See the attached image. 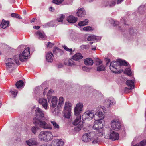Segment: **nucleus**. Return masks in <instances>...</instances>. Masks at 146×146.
<instances>
[{
  "label": "nucleus",
  "mask_w": 146,
  "mask_h": 146,
  "mask_svg": "<svg viewBox=\"0 0 146 146\" xmlns=\"http://www.w3.org/2000/svg\"><path fill=\"white\" fill-rule=\"evenodd\" d=\"M123 65L127 66V62L125 60L119 59L117 61H113L111 63L110 69L113 73H118V70L120 66Z\"/></svg>",
  "instance_id": "f257e3e1"
},
{
  "label": "nucleus",
  "mask_w": 146,
  "mask_h": 146,
  "mask_svg": "<svg viewBox=\"0 0 146 146\" xmlns=\"http://www.w3.org/2000/svg\"><path fill=\"white\" fill-rule=\"evenodd\" d=\"M104 135L105 138L110 139L113 141L118 140L119 137V134L113 131L110 128H106L105 129Z\"/></svg>",
  "instance_id": "f03ea898"
},
{
  "label": "nucleus",
  "mask_w": 146,
  "mask_h": 146,
  "mask_svg": "<svg viewBox=\"0 0 146 146\" xmlns=\"http://www.w3.org/2000/svg\"><path fill=\"white\" fill-rule=\"evenodd\" d=\"M29 48L27 47L24 50L21 55H16L13 57L15 62L17 64H19V60L21 61H23L24 59L28 58V56L30 55Z\"/></svg>",
  "instance_id": "7ed1b4c3"
},
{
  "label": "nucleus",
  "mask_w": 146,
  "mask_h": 146,
  "mask_svg": "<svg viewBox=\"0 0 146 146\" xmlns=\"http://www.w3.org/2000/svg\"><path fill=\"white\" fill-rule=\"evenodd\" d=\"M90 141L93 144L99 143L100 140L99 136L103 135V133L101 130L96 131V132L92 131L90 133Z\"/></svg>",
  "instance_id": "20e7f679"
},
{
  "label": "nucleus",
  "mask_w": 146,
  "mask_h": 146,
  "mask_svg": "<svg viewBox=\"0 0 146 146\" xmlns=\"http://www.w3.org/2000/svg\"><path fill=\"white\" fill-rule=\"evenodd\" d=\"M33 123L35 125H38L42 128L50 130L52 129V127L47 123L45 121H42L37 117H35L33 119Z\"/></svg>",
  "instance_id": "39448f33"
},
{
  "label": "nucleus",
  "mask_w": 146,
  "mask_h": 146,
  "mask_svg": "<svg viewBox=\"0 0 146 146\" xmlns=\"http://www.w3.org/2000/svg\"><path fill=\"white\" fill-rule=\"evenodd\" d=\"M50 103V109L52 112L56 114L58 112V108L57 106V98L56 96H53L50 100H48Z\"/></svg>",
  "instance_id": "423d86ee"
},
{
  "label": "nucleus",
  "mask_w": 146,
  "mask_h": 146,
  "mask_svg": "<svg viewBox=\"0 0 146 146\" xmlns=\"http://www.w3.org/2000/svg\"><path fill=\"white\" fill-rule=\"evenodd\" d=\"M103 108L99 107L97 108L96 112L94 115V120H97L102 121L104 118L105 115L103 110Z\"/></svg>",
  "instance_id": "0eeeda50"
},
{
  "label": "nucleus",
  "mask_w": 146,
  "mask_h": 146,
  "mask_svg": "<svg viewBox=\"0 0 146 146\" xmlns=\"http://www.w3.org/2000/svg\"><path fill=\"white\" fill-rule=\"evenodd\" d=\"M5 60V64L7 70L9 72L11 73L15 69L13 60L11 58H7Z\"/></svg>",
  "instance_id": "6e6552de"
},
{
  "label": "nucleus",
  "mask_w": 146,
  "mask_h": 146,
  "mask_svg": "<svg viewBox=\"0 0 146 146\" xmlns=\"http://www.w3.org/2000/svg\"><path fill=\"white\" fill-rule=\"evenodd\" d=\"M76 117V119L73 122V124L74 125H78L77 128L76 129V130L80 131L81 129V128L83 127V122L80 121L81 119V115H75Z\"/></svg>",
  "instance_id": "1a4fd4ad"
},
{
  "label": "nucleus",
  "mask_w": 146,
  "mask_h": 146,
  "mask_svg": "<svg viewBox=\"0 0 146 146\" xmlns=\"http://www.w3.org/2000/svg\"><path fill=\"white\" fill-rule=\"evenodd\" d=\"M94 111L93 110H88L85 112L82 116L83 119L91 120L93 118H94Z\"/></svg>",
  "instance_id": "9d476101"
},
{
  "label": "nucleus",
  "mask_w": 146,
  "mask_h": 146,
  "mask_svg": "<svg viewBox=\"0 0 146 146\" xmlns=\"http://www.w3.org/2000/svg\"><path fill=\"white\" fill-rule=\"evenodd\" d=\"M111 125L112 129L116 131L119 130L121 127L120 122L116 120H114L111 121Z\"/></svg>",
  "instance_id": "9b49d317"
},
{
  "label": "nucleus",
  "mask_w": 146,
  "mask_h": 146,
  "mask_svg": "<svg viewBox=\"0 0 146 146\" xmlns=\"http://www.w3.org/2000/svg\"><path fill=\"white\" fill-rule=\"evenodd\" d=\"M83 107V104L82 103L79 102L76 104L74 109L75 115H81L80 113L82 110Z\"/></svg>",
  "instance_id": "f8f14e48"
},
{
  "label": "nucleus",
  "mask_w": 146,
  "mask_h": 146,
  "mask_svg": "<svg viewBox=\"0 0 146 146\" xmlns=\"http://www.w3.org/2000/svg\"><path fill=\"white\" fill-rule=\"evenodd\" d=\"M95 120L96 121L94 122V124L93 126V128L94 129L97 130L99 129L98 131L101 130L103 132V130L101 129L103 126L102 121L99 120L98 119Z\"/></svg>",
  "instance_id": "ddd939ff"
},
{
  "label": "nucleus",
  "mask_w": 146,
  "mask_h": 146,
  "mask_svg": "<svg viewBox=\"0 0 146 146\" xmlns=\"http://www.w3.org/2000/svg\"><path fill=\"white\" fill-rule=\"evenodd\" d=\"M35 114L36 116V117H37V118L38 117L40 118L44 117V111L39 107H38L37 109L35 110Z\"/></svg>",
  "instance_id": "4468645a"
},
{
  "label": "nucleus",
  "mask_w": 146,
  "mask_h": 146,
  "mask_svg": "<svg viewBox=\"0 0 146 146\" xmlns=\"http://www.w3.org/2000/svg\"><path fill=\"white\" fill-rule=\"evenodd\" d=\"M39 103L42 105V107L46 110L47 109V107L48 106V103L47 100L46 99L41 98L39 100Z\"/></svg>",
  "instance_id": "2eb2a0df"
},
{
  "label": "nucleus",
  "mask_w": 146,
  "mask_h": 146,
  "mask_svg": "<svg viewBox=\"0 0 146 146\" xmlns=\"http://www.w3.org/2000/svg\"><path fill=\"white\" fill-rule=\"evenodd\" d=\"M44 141L47 142L50 141L53 138V135L52 132L48 131H45Z\"/></svg>",
  "instance_id": "dca6fc26"
},
{
  "label": "nucleus",
  "mask_w": 146,
  "mask_h": 146,
  "mask_svg": "<svg viewBox=\"0 0 146 146\" xmlns=\"http://www.w3.org/2000/svg\"><path fill=\"white\" fill-rule=\"evenodd\" d=\"M35 34L39 39L44 40L46 37L43 31H38L36 32Z\"/></svg>",
  "instance_id": "f3484780"
},
{
  "label": "nucleus",
  "mask_w": 146,
  "mask_h": 146,
  "mask_svg": "<svg viewBox=\"0 0 146 146\" xmlns=\"http://www.w3.org/2000/svg\"><path fill=\"white\" fill-rule=\"evenodd\" d=\"M86 13V11L83 8H80L78 9L76 15L78 17H82L84 16Z\"/></svg>",
  "instance_id": "a211bd4d"
},
{
  "label": "nucleus",
  "mask_w": 146,
  "mask_h": 146,
  "mask_svg": "<svg viewBox=\"0 0 146 146\" xmlns=\"http://www.w3.org/2000/svg\"><path fill=\"white\" fill-rule=\"evenodd\" d=\"M27 144L29 146H34L38 145V142L36 140L34 139H30L26 141Z\"/></svg>",
  "instance_id": "6ab92c4d"
},
{
  "label": "nucleus",
  "mask_w": 146,
  "mask_h": 146,
  "mask_svg": "<svg viewBox=\"0 0 146 146\" xmlns=\"http://www.w3.org/2000/svg\"><path fill=\"white\" fill-rule=\"evenodd\" d=\"M67 20L69 22L73 23H75L77 21V18L71 15L67 18Z\"/></svg>",
  "instance_id": "aec40b11"
},
{
  "label": "nucleus",
  "mask_w": 146,
  "mask_h": 146,
  "mask_svg": "<svg viewBox=\"0 0 146 146\" xmlns=\"http://www.w3.org/2000/svg\"><path fill=\"white\" fill-rule=\"evenodd\" d=\"M72 105L70 103L68 102H65L64 111H71Z\"/></svg>",
  "instance_id": "412c9836"
},
{
  "label": "nucleus",
  "mask_w": 146,
  "mask_h": 146,
  "mask_svg": "<svg viewBox=\"0 0 146 146\" xmlns=\"http://www.w3.org/2000/svg\"><path fill=\"white\" fill-rule=\"evenodd\" d=\"M105 106L109 108L112 105L114 104L115 103L113 100L108 99H106L104 102Z\"/></svg>",
  "instance_id": "4be33fe9"
},
{
  "label": "nucleus",
  "mask_w": 146,
  "mask_h": 146,
  "mask_svg": "<svg viewBox=\"0 0 146 146\" xmlns=\"http://www.w3.org/2000/svg\"><path fill=\"white\" fill-rule=\"evenodd\" d=\"M64 63L66 65L68 66H72L75 65V63L70 59L65 60L64 61Z\"/></svg>",
  "instance_id": "5701e85b"
},
{
  "label": "nucleus",
  "mask_w": 146,
  "mask_h": 146,
  "mask_svg": "<svg viewBox=\"0 0 146 146\" xmlns=\"http://www.w3.org/2000/svg\"><path fill=\"white\" fill-rule=\"evenodd\" d=\"M90 133H85L84 134L82 137V140L85 142H87L90 141Z\"/></svg>",
  "instance_id": "b1692460"
},
{
  "label": "nucleus",
  "mask_w": 146,
  "mask_h": 146,
  "mask_svg": "<svg viewBox=\"0 0 146 146\" xmlns=\"http://www.w3.org/2000/svg\"><path fill=\"white\" fill-rule=\"evenodd\" d=\"M83 57V56L81 53H78L73 56L72 58L73 60L77 61L81 59Z\"/></svg>",
  "instance_id": "393cba45"
},
{
  "label": "nucleus",
  "mask_w": 146,
  "mask_h": 146,
  "mask_svg": "<svg viewBox=\"0 0 146 146\" xmlns=\"http://www.w3.org/2000/svg\"><path fill=\"white\" fill-rule=\"evenodd\" d=\"M93 60L91 58H87L84 60V64L86 65L91 66L93 64Z\"/></svg>",
  "instance_id": "a878e982"
},
{
  "label": "nucleus",
  "mask_w": 146,
  "mask_h": 146,
  "mask_svg": "<svg viewBox=\"0 0 146 146\" xmlns=\"http://www.w3.org/2000/svg\"><path fill=\"white\" fill-rule=\"evenodd\" d=\"M53 56V54L51 52H48L47 54L46 58L48 62H52Z\"/></svg>",
  "instance_id": "bb28decb"
},
{
  "label": "nucleus",
  "mask_w": 146,
  "mask_h": 146,
  "mask_svg": "<svg viewBox=\"0 0 146 146\" xmlns=\"http://www.w3.org/2000/svg\"><path fill=\"white\" fill-rule=\"evenodd\" d=\"M100 37L94 35L89 36L87 40L88 41H92L100 40Z\"/></svg>",
  "instance_id": "cd10ccee"
},
{
  "label": "nucleus",
  "mask_w": 146,
  "mask_h": 146,
  "mask_svg": "<svg viewBox=\"0 0 146 146\" xmlns=\"http://www.w3.org/2000/svg\"><path fill=\"white\" fill-rule=\"evenodd\" d=\"M146 9V5H142L139 7L138 8V12L141 14L143 13Z\"/></svg>",
  "instance_id": "c85d7f7f"
},
{
  "label": "nucleus",
  "mask_w": 146,
  "mask_h": 146,
  "mask_svg": "<svg viewBox=\"0 0 146 146\" xmlns=\"http://www.w3.org/2000/svg\"><path fill=\"white\" fill-rule=\"evenodd\" d=\"M9 23L8 21H6L4 19H3L2 23L0 25L1 27L3 29H5L8 26Z\"/></svg>",
  "instance_id": "c756f323"
},
{
  "label": "nucleus",
  "mask_w": 146,
  "mask_h": 146,
  "mask_svg": "<svg viewBox=\"0 0 146 146\" xmlns=\"http://www.w3.org/2000/svg\"><path fill=\"white\" fill-rule=\"evenodd\" d=\"M45 131H41L39 134L38 138L41 141H44Z\"/></svg>",
  "instance_id": "7c9ffc66"
},
{
  "label": "nucleus",
  "mask_w": 146,
  "mask_h": 146,
  "mask_svg": "<svg viewBox=\"0 0 146 146\" xmlns=\"http://www.w3.org/2000/svg\"><path fill=\"white\" fill-rule=\"evenodd\" d=\"M88 19H86L84 21H80L78 23V25L80 27L86 25L88 24Z\"/></svg>",
  "instance_id": "2f4dec72"
},
{
  "label": "nucleus",
  "mask_w": 146,
  "mask_h": 146,
  "mask_svg": "<svg viewBox=\"0 0 146 146\" xmlns=\"http://www.w3.org/2000/svg\"><path fill=\"white\" fill-rule=\"evenodd\" d=\"M134 81L133 80H128L126 81V84L127 86H129L130 87H131L132 86L134 87Z\"/></svg>",
  "instance_id": "473e14b6"
},
{
  "label": "nucleus",
  "mask_w": 146,
  "mask_h": 146,
  "mask_svg": "<svg viewBox=\"0 0 146 146\" xmlns=\"http://www.w3.org/2000/svg\"><path fill=\"white\" fill-rule=\"evenodd\" d=\"M64 117L67 118H70L71 113V111H64Z\"/></svg>",
  "instance_id": "72a5a7b5"
},
{
  "label": "nucleus",
  "mask_w": 146,
  "mask_h": 146,
  "mask_svg": "<svg viewBox=\"0 0 146 146\" xmlns=\"http://www.w3.org/2000/svg\"><path fill=\"white\" fill-rule=\"evenodd\" d=\"M51 123L52 124L54 127V129L58 130L59 129L60 126L58 124L56 123L54 121H51Z\"/></svg>",
  "instance_id": "f704fd0d"
},
{
  "label": "nucleus",
  "mask_w": 146,
  "mask_h": 146,
  "mask_svg": "<svg viewBox=\"0 0 146 146\" xmlns=\"http://www.w3.org/2000/svg\"><path fill=\"white\" fill-rule=\"evenodd\" d=\"M39 129V128L36 126H33L31 129V131L34 134H36L38 130Z\"/></svg>",
  "instance_id": "c9c22d12"
},
{
  "label": "nucleus",
  "mask_w": 146,
  "mask_h": 146,
  "mask_svg": "<svg viewBox=\"0 0 146 146\" xmlns=\"http://www.w3.org/2000/svg\"><path fill=\"white\" fill-rule=\"evenodd\" d=\"M64 104V98L63 97H60L59 99L58 105L57 106L58 108H60Z\"/></svg>",
  "instance_id": "e433bc0d"
},
{
  "label": "nucleus",
  "mask_w": 146,
  "mask_h": 146,
  "mask_svg": "<svg viewBox=\"0 0 146 146\" xmlns=\"http://www.w3.org/2000/svg\"><path fill=\"white\" fill-rule=\"evenodd\" d=\"M24 83L22 80H19L16 83V86L17 88L21 87L24 85Z\"/></svg>",
  "instance_id": "4c0bfd02"
},
{
  "label": "nucleus",
  "mask_w": 146,
  "mask_h": 146,
  "mask_svg": "<svg viewBox=\"0 0 146 146\" xmlns=\"http://www.w3.org/2000/svg\"><path fill=\"white\" fill-rule=\"evenodd\" d=\"M105 70V67L103 65H100V66H98L97 67L96 70L97 71H104Z\"/></svg>",
  "instance_id": "58836bf2"
},
{
  "label": "nucleus",
  "mask_w": 146,
  "mask_h": 146,
  "mask_svg": "<svg viewBox=\"0 0 146 146\" xmlns=\"http://www.w3.org/2000/svg\"><path fill=\"white\" fill-rule=\"evenodd\" d=\"M64 0H53V3L58 5H63L62 3L64 1Z\"/></svg>",
  "instance_id": "ea45409f"
},
{
  "label": "nucleus",
  "mask_w": 146,
  "mask_h": 146,
  "mask_svg": "<svg viewBox=\"0 0 146 146\" xmlns=\"http://www.w3.org/2000/svg\"><path fill=\"white\" fill-rule=\"evenodd\" d=\"M64 17L65 16L63 14L60 15L57 18L58 21L62 23L63 21V19Z\"/></svg>",
  "instance_id": "a19ab883"
},
{
  "label": "nucleus",
  "mask_w": 146,
  "mask_h": 146,
  "mask_svg": "<svg viewBox=\"0 0 146 146\" xmlns=\"http://www.w3.org/2000/svg\"><path fill=\"white\" fill-rule=\"evenodd\" d=\"M124 72L125 74H127L129 76H130L132 75L131 70L129 68H126Z\"/></svg>",
  "instance_id": "79ce46f5"
},
{
  "label": "nucleus",
  "mask_w": 146,
  "mask_h": 146,
  "mask_svg": "<svg viewBox=\"0 0 146 146\" xmlns=\"http://www.w3.org/2000/svg\"><path fill=\"white\" fill-rule=\"evenodd\" d=\"M58 146H62L64 144V141L62 139H56Z\"/></svg>",
  "instance_id": "37998d69"
},
{
  "label": "nucleus",
  "mask_w": 146,
  "mask_h": 146,
  "mask_svg": "<svg viewBox=\"0 0 146 146\" xmlns=\"http://www.w3.org/2000/svg\"><path fill=\"white\" fill-rule=\"evenodd\" d=\"M83 29L84 31H90L93 30L92 28L90 26L85 27Z\"/></svg>",
  "instance_id": "c03bdc74"
},
{
  "label": "nucleus",
  "mask_w": 146,
  "mask_h": 146,
  "mask_svg": "<svg viewBox=\"0 0 146 146\" xmlns=\"http://www.w3.org/2000/svg\"><path fill=\"white\" fill-rule=\"evenodd\" d=\"M134 86H132L131 87L128 88L127 87H125L124 89V91L125 93H128L130 92L131 90L132 89L134 88Z\"/></svg>",
  "instance_id": "a18cd8bd"
},
{
  "label": "nucleus",
  "mask_w": 146,
  "mask_h": 146,
  "mask_svg": "<svg viewBox=\"0 0 146 146\" xmlns=\"http://www.w3.org/2000/svg\"><path fill=\"white\" fill-rule=\"evenodd\" d=\"M102 7H106L108 6H109V2L107 1H103L102 3Z\"/></svg>",
  "instance_id": "49530a36"
},
{
  "label": "nucleus",
  "mask_w": 146,
  "mask_h": 146,
  "mask_svg": "<svg viewBox=\"0 0 146 146\" xmlns=\"http://www.w3.org/2000/svg\"><path fill=\"white\" fill-rule=\"evenodd\" d=\"M55 22L53 21H51L50 22L47 23L46 24V25L47 26H48L49 27H52L54 26V25H56L54 23Z\"/></svg>",
  "instance_id": "de8ad7c7"
},
{
  "label": "nucleus",
  "mask_w": 146,
  "mask_h": 146,
  "mask_svg": "<svg viewBox=\"0 0 146 146\" xmlns=\"http://www.w3.org/2000/svg\"><path fill=\"white\" fill-rule=\"evenodd\" d=\"M112 24L114 26L118 25L119 24V22L117 21H115L113 19H111L110 20Z\"/></svg>",
  "instance_id": "09e8293b"
},
{
  "label": "nucleus",
  "mask_w": 146,
  "mask_h": 146,
  "mask_svg": "<svg viewBox=\"0 0 146 146\" xmlns=\"http://www.w3.org/2000/svg\"><path fill=\"white\" fill-rule=\"evenodd\" d=\"M102 61L100 59L97 60L96 62V65L98 66L102 65Z\"/></svg>",
  "instance_id": "8fccbe9b"
},
{
  "label": "nucleus",
  "mask_w": 146,
  "mask_h": 146,
  "mask_svg": "<svg viewBox=\"0 0 146 146\" xmlns=\"http://www.w3.org/2000/svg\"><path fill=\"white\" fill-rule=\"evenodd\" d=\"M60 50H61L58 48H55L53 50L54 54H56L57 53L60 52Z\"/></svg>",
  "instance_id": "3c124183"
},
{
  "label": "nucleus",
  "mask_w": 146,
  "mask_h": 146,
  "mask_svg": "<svg viewBox=\"0 0 146 146\" xmlns=\"http://www.w3.org/2000/svg\"><path fill=\"white\" fill-rule=\"evenodd\" d=\"M51 145V146H58L56 139H54L52 141Z\"/></svg>",
  "instance_id": "603ef678"
},
{
  "label": "nucleus",
  "mask_w": 146,
  "mask_h": 146,
  "mask_svg": "<svg viewBox=\"0 0 146 146\" xmlns=\"http://www.w3.org/2000/svg\"><path fill=\"white\" fill-rule=\"evenodd\" d=\"M116 0H113L111 2H109V7H112L114 6L116 4Z\"/></svg>",
  "instance_id": "864d4df0"
},
{
  "label": "nucleus",
  "mask_w": 146,
  "mask_h": 146,
  "mask_svg": "<svg viewBox=\"0 0 146 146\" xmlns=\"http://www.w3.org/2000/svg\"><path fill=\"white\" fill-rule=\"evenodd\" d=\"M82 69L84 71L89 72L91 68L87 66H84L82 67Z\"/></svg>",
  "instance_id": "5fc2aeb1"
},
{
  "label": "nucleus",
  "mask_w": 146,
  "mask_h": 146,
  "mask_svg": "<svg viewBox=\"0 0 146 146\" xmlns=\"http://www.w3.org/2000/svg\"><path fill=\"white\" fill-rule=\"evenodd\" d=\"M63 48L66 51L70 52V54H72V48H69L66 46H64Z\"/></svg>",
  "instance_id": "6e6d98bb"
},
{
  "label": "nucleus",
  "mask_w": 146,
  "mask_h": 146,
  "mask_svg": "<svg viewBox=\"0 0 146 146\" xmlns=\"http://www.w3.org/2000/svg\"><path fill=\"white\" fill-rule=\"evenodd\" d=\"M10 92L14 95V97H15L17 95L18 91L17 90H15L14 91H10Z\"/></svg>",
  "instance_id": "4d7b16f0"
},
{
  "label": "nucleus",
  "mask_w": 146,
  "mask_h": 146,
  "mask_svg": "<svg viewBox=\"0 0 146 146\" xmlns=\"http://www.w3.org/2000/svg\"><path fill=\"white\" fill-rule=\"evenodd\" d=\"M137 30L136 29L133 28L131 29L130 30V33L131 35H134L136 33Z\"/></svg>",
  "instance_id": "13d9d810"
},
{
  "label": "nucleus",
  "mask_w": 146,
  "mask_h": 146,
  "mask_svg": "<svg viewBox=\"0 0 146 146\" xmlns=\"http://www.w3.org/2000/svg\"><path fill=\"white\" fill-rule=\"evenodd\" d=\"M11 16L13 17H15L16 18H19V19H21V17H20L18 14L15 13H13L11 14Z\"/></svg>",
  "instance_id": "bf43d9fd"
},
{
  "label": "nucleus",
  "mask_w": 146,
  "mask_h": 146,
  "mask_svg": "<svg viewBox=\"0 0 146 146\" xmlns=\"http://www.w3.org/2000/svg\"><path fill=\"white\" fill-rule=\"evenodd\" d=\"M76 37L74 36L73 33H71L70 35V38L73 41H76Z\"/></svg>",
  "instance_id": "052dcab7"
},
{
  "label": "nucleus",
  "mask_w": 146,
  "mask_h": 146,
  "mask_svg": "<svg viewBox=\"0 0 146 146\" xmlns=\"http://www.w3.org/2000/svg\"><path fill=\"white\" fill-rule=\"evenodd\" d=\"M54 45V44H53V43L49 42L47 43V45L46 46L47 48H50L53 46Z\"/></svg>",
  "instance_id": "680f3d73"
},
{
  "label": "nucleus",
  "mask_w": 146,
  "mask_h": 146,
  "mask_svg": "<svg viewBox=\"0 0 146 146\" xmlns=\"http://www.w3.org/2000/svg\"><path fill=\"white\" fill-rule=\"evenodd\" d=\"M141 146H145L146 144V142L144 141H142L139 143Z\"/></svg>",
  "instance_id": "e2e57ef3"
},
{
  "label": "nucleus",
  "mask_w": 146,
  "mask_h": 146,
  "mask_svg": "<svg viewBox=\"0 0 146 146\" xmlns=\"http://www.w3.org/2000/svg\"><path fill=\"white\" fill-rule=\"evenodd\" d=\"M105 60L107 62L106 64H107L108 63L110 62V60L109 58H105Z\"/></svg>",
  "instance_id": "0e129e2a"
},
{
  "label": "nucleus",
  "mask_w": 146,
  "mask_h": 146,
  "mask_svg": "<svg viewBox=\"0 0 146 146\" xmlns=\"http://www.w3.org/2000/svg\"><path fill=\"white\" fill-rule=\"evenodd\" d=\"M33 28L35 29H38L40 28V27L38 26H35L33 27Z\"/></svg>",
  "instance_id": "69168bd1"
},
{
  "label": "nucleus",
  "mask_w": 146,
  "mask_h": 146,
  "mask_svg": "<svg viewBox=\"0 0 146 146\" xmlns=\"http://www.w3.org/2000/svg\"><path fill=\"white\" fill-rule=\"evenodd\" d=\"M53 91L52 90H49L48 93V95H50L53 92Z\"/></svg>",
  "instance_id": "338daca9"
},
{
  "label": "nucleus",
  "mask_w": 146,
  "mask_h": 146,
  "mask_svg": "<svg viewBox=\"0 0 146 146\" xmlns=\"http://www.w3.org/2000/svg\"><path fill=\"white\" fill-rule=\"evenodd\" d=\"M54 10V8L53 7H50L49 8V10L50 11H51L52 12Z\"/></svg>",
  "instance_id": "774afa93"
}]
</instances>
